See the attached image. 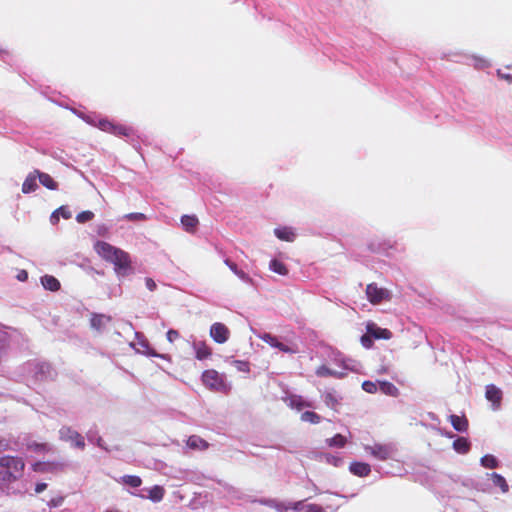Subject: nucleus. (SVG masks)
<instances>
[{
	"instance_id": "obj_1",
	"label": "nucleus",
	"mask_w": 512,
	"mask_h": 512,
	"mask_svg": "<svg viewBox=\"0 0 512 512\" xmlns=\"http://www.w3.org/2000/svg\"><path fill=\"white\" fill-rule=\"evenodd\" d=\"M94 249L102 259L114 265L117 274L126 275L131 269L130 256L124 250L105 241H97Z\"/></svg>"
},
{
	"instance_id": "obj_2",
	"label": "nucleus",
	"mask_w": 512,
	"mask_h": 512,
	"mask_svg": "<svg viewBox=\"0 0 512 512\" xmlns=\"http://www.w3.org/2000/svg\"><path fill=\"white\" fill-rule=\"evenodd\" d=\"M25 462L21 457L4 455L0 457V481L13 483L23 476Z\"/></svg>"
},
{
	"instance_id": "obj_3",
	"label": "nucleus",
	"mask_w": 512,
	"mask_h": 512,
	"mask_svg": "<svg viewBox=\"0 0 512 512\" xmlns=\"http://www.w3.org/2000/svg\"><path fill=\"white\" fill-rule=\"evenodd\" d=\"M203 384L210 390L227 394L231 387L226 383L224 376L214 369L205 370L202 374Z\"/></svg>"
},
{
	"instance_id": "obj_4",
	"label": "nucleus",
	"mask_w": 512,
	"mask_h": 512,
	"mask_svg": "<svg viewBox=\"0 0 512 512\" xmlns=\"http://www.w3.org/2000/svg\"><path fill=\"white\" fill-rule=\"evenodd\" d=\"M365 293L367 299L373 305H378L383 301H390L392 298L391 292L388 289L379 287L376 283L368 284Z\"/></svg>"
},
{
	"instance_id": "obj_5",
	"label": "nucleus",
	"mask_w": 512,
	"mask_h": 512,
	"mask_svg": "<svg viewBox=\"0 0 512 512\" xmlns=\"http://www.w3.org/2000/svg\"><path fill=\"white\" fill-rule=\"evenodd\" d=\"M60 439L71 442L75 447L84 449L85 441L83 436L71 427L64 426L59 430Z\"/></svg>"
},
{
	"instance_id": "obj_6",
	"label": "nucleus",
	"mask_w": 512,
	"mask_h": 512,
	"mask_svg": "<svg viewBox=\"0 0 512 512\" xmlns=\"http://www.w3.org/2000/svg\"><path fill=\"white\" fill-rule=\"evenodd\" d=\"M365 451L380 461L388 460L392 457L393 453L392 447L386 444H374L372 446H365Z\"/></svg>"
},
{
	"instance_id": "obj_7",
	"label": "nucleus",
	"mask_w": 512,
	"mask_h": 512,
	"mask_svg": "<svg viewBox=\"0 0 512 512\" xmlns=\"http://www.w3.org/2000/svg\"><path fill=\"white\" fill-rule=\"evenodd\" d=\"M210 336L216 343L223 344L229 339L230 331L225 324L216 322L210 327Z\"/></svg>"
},
{
	"instance_id": "obj_8",
	"label": "nucleus",
	"mask_w": 512,
	"mask_h": 512,
	"mask_svg": "<svg viewBox=\"0 0 512 512\" xmlns=\"http://www.w3.org/2000/svg\"><path fill=\"white\" fill-rule=\"evenodd\" d=\"M258 338L270 345L271 347L279 349L281 352L288 353V354H294L297 352L296 349L282 343L279 341V339L270 334V333H262L258 335Z\"/></svg>"
},
{
	"instance_id": "obj_9",
	"label": "nucleus",
	"mask_w": 512,
	"mask_h": 512,
	"mask_svg": "<svg viewBox=\"0 0 512 512\" xmlns=\"http://www.w3.org/2000/svg\"><path fill=\"white\" fill-rule=\"evenodd\" d=\"M485 397L489 402H491L492 408L494 410H497L500 408L502 398H503V393H502L501 389L496 387L494 384H489L486 386V389H485Z\"/></svg>"
},
{
	"instance_id": "obj_10",
	"label": "nucleus",
	"mask_w": 512,
	"mask_h": 512,
	"mask_svg": "<svg viewBox=\"0 0 512 512\" xmlns=\"http://www.w3.org/2000/svg\"><path fill=\"white\" fill-rule=\"evenodd\" d=\"M366 331L372 335L374 339L389 340L392 338V332L389 329L381 328L374 322H368L366 325Z\"/></svg>"
},
{
	"instance_id": "obj_11",
	"label": "nucleus",
	"mask_w": 512,
	"mask_h": 512,
	"mask_svg": "<svg viewBox=\"0 0 512 512\" xmlns=\"http://www.w3.org/2000/svg\"><path fill=\"white\" fill-rule=\"evenodd\" d=\"M349 471L358 477H366L371 472V467L365 462H352L349 466Z\"/></svg>"
},
{
	"instance_id": "obj_12",
	"label": "nucleus",
	"mask_w": 512,
	"mask_h": 512,
	"mask_svg": "<svg viewBox=\"0 0 512 512\" xmlns=\"http://www.w3.org/2000/svg\"><path fill=\"white\" fill-rule=\"evenodd\" d=\"M450 423L453 426V428L458 432H466L468 430V419L465 415L458 416V415H450L449 417Z\"/></svg>"
},
{
	"instance_id": "obj_13",
	"label": "nucleus",
	"mask_w": 512,
	"mask_h": 512,
	"mask_svg": "<svg viewBox=\"0 0 512 512\" xmlns=\"http://www.w3.org/2000/svg\"><path fill=\"white\" fill-rule=\"evenodd\" d=\"M287 405L292 408L296 409L298 411L302 410L305 407H312V403L305 401L301 396L299 395H291L286 400Z\"/></svg>"
},
{
	"instance_id": "obj_14",
	"label": "nucleus",
	"mask_w": 512,
	"mask_h": 512,
	"mask_svg": "<svg viewBox=\"0 0 512 512\" xmlns=\"http://www.w3.org/2000/svg\"><path fill=\"white\" fill-rule=\"evenodd\" d=\"M186 444L190 449L199 451L206 450L209 447V443L198 435H191Z\"/></svg>"
},
{
	"instance_id": "obj_15",
	"label": "nucleus",
	"mask_w": 512,
	"mask_h": 512,
	"mask_svg": "<svg viewBox=\"0 0 512 512\" xmlns=\"http://www.w3.org/2000/svg\"><path fill=\"white\" fill-rule=\"evenodd\" d=\"M181 224L186 232L194 233L199 225V220L195 215H183Z\"/></svg>"
},
{
	"instance_id": "obj_16",
	"label": "nucleus",
	"mask_w": 512,
	"mask_h": 512,
	"mask_svg": "<svg viewBox=\"0 0 512 512\" xmlns=\"http://www.w3.org/2000/svg\"><path fill=\"white\" fill-rule=\"evenodd\" d=\"M316 375L318 377H334L337 379H343L347 376V373L338 372L328 368L326 365H321L316 369Z\"/></svg>"
},
{
	"instance_id": "obj_17",
	"label": "nucleus",
	"mask_w": 512,
	"mask_h": 512,
	"mask_svg": "<svg viewBox=\"0 0 512 512\" xmlns=\"http://www.w3.org/2000/svg\"><path fill=\"white\" fill-rule=\"evenodd\" d=\"M111 321V317L104 314H93L90 320L92 328L100 331Z\"/></svg>"
},
{
	"instance_id": "obj_18",
	"label": "nucleus",
	"mask_w": 512,
	"mask_h": 512,
	"mask_svg": "<svg viewBox=\"0 0 512 512\" xmlns=\"http://www.w3.org/2000/svg\"><path fill=\"white\" fill-rule=\"evenodd\" d=\"M38 178L35 171L33 173H30L26 179L24 180L22 184V192L24 194H28L31 192H34L38 188V184L36 179Z\"/></svg>"
},
{
	"instance_id": "obj_19",
	"label": "nucleus",
	"mask_w": 512,
	"mask_h": 512,
	"mask_svg": "<svg viewBox=\"0 0 512 512\" xmlns=\"http://www.w3.org/2000/svg\"><path fill=\"white\" fill-rule=\"evenodd\" d=\"M35 173L38 176L40 183L50 190H56L58 188V184L54 179L47 173L40 172L39 170H35Z\"/></svg>"
},
{
	"instance_id": "obj_20",
	"label": "nucleus",
	"mask_w": 512,
	"mask_h": 512,
	"mask_svg": "<svg viewBox=\"0 0 512 512\" xmlns=\"http://www.w3.org/2000/svg\"><path fill=\"white\" fill-rule=\"evenodd\" d=\"M276 237L282 241L292 242L295 239V233L289 227L276 228L274 230Z\"/></svg>"
},
{
	"instance_id": "obj_21",
	"label": "nucleus",
	"mask_w": 512,
	"mask_h": 512,
	"mask_svg": "<svg viewBox=\"0 0 512 512\" xmlns=\"http://www.w3.org/2000/svg\"><path fill=\"white\" fill-rule=\"evenodd\" d=\"M60 216H62L64 219H70L72 217V213L67 206H61L52 213L50 217L51 223L57 224L59 222Z\"/></svg>"
},
{
	"instance_id": "obj_22",
	"label": "nucleus",
	"mask_w": 512,
	"mask_h": 512,
	"mask_svg": "<svg viewBox=\"0 0 512 512\" xmlns=\"http://www.w3.org/2000/svg\"><path fill=\"white\" fill-rule=\"evenodd\" d=\"M379 390L388 396L397 397L399 395V389L388 381H379Z\"/></svg>"
},
{
	"instance_id": "obj_23",
	"label": "nucleus",
	"mask_w": 512,
	"mask_h": 512,
	"mask_svg": "<svg viewBox=\"0 0 512 512\" xmlns=\"http://www.w3.org/2000/svg\"><path fill=\"white\" fill-rule=\"evenodd\" d=\"M43 287L50 291H58L60 289V282L52 275H45L41 278Z\"/></svg>"
},
{
	"instance_id": "obj_24",
	"label": "nucleus",
	"mask_w": 512,
	"mask_h": 512,
	"mask_svg": "<svg viewBox=\"0 0 512 512\" xmlns=\"http://www.w3.org/2000/svg\"><path fill=\"white\" fill-rule=\"evenodd\" d=\"M195 356L198 360H204L211 356V348L204 342L195 345Z\"/></svg>"
},
{
	"instance_id": "obj_25",
	"label": "nucleus",
	"mask_w": 512,
	"mask_h": 512,
	"mask_svg": "<svg viewBox=\"0 0 512 512\" xmlns=\"http://www.w3.org/2000/svg\"><path fill=\"white\" fill-rule=\"evenodd\" d=\"M111 134L119 137H130L134 134L132 127L115 123Z\"/></svg>"
},
{
	"instance_id": "obj_26",
	"label": "nucleus",
	"mask_w": 512,
	"mask_h": 512,
	"mask_svg": "<svg viewBox=\"0 0 512 512\" xmlns=\"http://www.w3.org/2000/svg\"><path fill=\"white\" fill-rule=\"evenodd\" d=\"M269 268L273 272H275L279 275H282V276H286L288 274L287 266L283 262H281L277 259H273L270 261Z\"/></svg>"
},
{
	"instance_id": "obj_27",
	"label": "nucleus",
	"mask_w": 512,
	"mask_h": 512,
	"mask_svg": "<svg viewBox=\"0 0 512 512\" xmlns=\"http://www.w3.org/2000/svg\"><path fill=\"white\" fill-rule=\"evenodd\" d=\"M490 476L495 486L499 487L503 493L508 492L509 486L506 482V479L502 475L498 473H492Z\"/></svg>"
},
{
	"instance_id": "obj_28",
	"label": "nucleus",
	"mask_w": 512,
	"mask_h": 512,
	"mask_svg": "<svg viewBox=\"0 0 512 512\" xmlns=\"http://www.w3.org/2000/svg\"><path fill=\"white\" fill-rule=\"evenodd\" d=\"M453 448L462 454H465L470 449V443L464 437H459L453 442Z\"/></svg>"
},
{
	"instance_id": "obj_29",
	"label": "nucleus",
	"mask_w": 512,
	"mask_h": 512,
	"mask_svg": "<svg viewBox=\"0 0 512 512\" xmlns=\"http://www.w3.org/2000/svg\"><path fill=\"white\" fill-rule=\"evenodd\" d=\"M301 421L309 422L311 424H318L321 422V416L313 411H305L300 416Z\"/></svg>"
},
{
	"instance_id": "obj_30",
	"label": "nucleus",
	"mask_w": 512,
	"mask_h": 512,
	"mask_svg": "<svg viewBox=\"0 0 512 512\" xmlns=\"http://www.w3.org/2000/svg\"><path fill=\"white\" fill-rule=\"evenodd\" d=\"M329 447H339L342 448L346 445L347 439L341 434H336L330 439L326 440Z\"/></svg>"
},
{
	"instance_id": "obj_31",
	"label": "nucleus",
	"mask_w": 512,
	"mask_h": 512,
	"mask_svg": "<svg viewBox=\"0 0 512 512\" xmlns=\"http://www.w3.org/2000/svg\"><path fill=\"white\" fill-rule=\"evenodd\" d=\"M121 482L133 488H137L142 484V480L136 475H124L121 478Z\"/></svg>"
},
{
	"instance_id": "obj_32",
	"label": "nucleus",
	"mask_w": 512,
	"mask_h": 512,
	"mask_svg": "<svg viewBox=\"0 0 512 512\" xmlns=\"http://www.w3.org/2000/svg\"><path fill=\"white\" fill-rule=\"evenodd\" d=\"M97 128H99L100 130L104 131V132H107V133H111L112 132V129H113V126H114V122L112 121H109L108 119H99L97 122H92Z\"/></svg>"
},
{
	"instance_id": "obj_33",
	"label": "nucleus",
	"mask_w": 512,
	"mask_h": 512,
	"mask_svg": "<svg viewBox=\"0 0 512 512\" xmlns=\"http://www.w3.org/2000/svg\"><path fill=\"white\" fill-rule=\"evenodd\" d=\"M481 464L485 468L494 469L498 466V460L493 455L487 454L481 458Z\"/></svg>"
},
{
	"instance_id": "obj_34",
	"label": "nucleus",
	"mask_w": 512,
	"mask_h": 512,
	"mask_svg": "<svg viewBox=\"0 0 512 512\" xmlns=\"http://www.w3.org/2000/svg\"><path fill=\"white\" fill-rule=\"evenodd\" d=\"M166 338L168 340L169 343L171 344H174V343H184V340L181 338L180 334L178 331L176 330H169L166 334Z\"/></svg>"
},
{
	"instance_id": "obj_35",
	"label": "nucleus",
	"mask_w": 512,
	"mask_h": 512,
	"mask_svg": "<svg viewBox=\"0 0 512 512\" xmlns=\"http://www.w3.org/2000/svg\"><path fill=\"white\" fill-rule=\"evenodd\" d=\"M362 389L367 393L374 394L379 389V383L377 384L373 381L365 380L362 383Z\"/></svg>"
},
{
	"instance_id": "obj_36",
	"label": "nucleus",
	"mask_w": 512,
	"mask_h": 512,
	"mask_svg": "<svg viewBox=\"0 0 512 512\" xmlns=\"http://www.w3.org/2000/svg\"><path fill=\"white\" fill-rule=\"evenodd\" d=\"M147 495H143V497H147L153 501L160 500V486L155 485L153 488L146 490Z\"/></svg>"
},
{
	"instance_id": "obj_37",
	"label": "nucleus",
	"mask_w": 512,
	"mask_h": 512,
	"mask_svg": "<svg viewBox=\"0 0 512 512\" xmlns=\"http://www.w3.org/2000/svg\"><path fill=\"white\" fill-rule=\"evenodd\" d=\"M94 218V213L91 211H82L76 216L78 223H86Z\"/></svg>"
},
{
	"instance_id": "obj_38",
	"label": "nucleus",
	"mask_w": 512,
	"mask_h": 512,
	"mask_svg": "<svg viewBox=\"0 0 512 512\" xmlns=\"http://www.w3.org/2000/svg\"><path fill=\"white\" fill-rule=\"evenodd\" d=\"M300 512H324V509L317 504H308V505H302L301 508H299Z\"/></svg>"
},
{
	"instance_id": "obj_39",
	"label": "nucleus",
	"mask_w": 512,
	"mask_h": 512,
	"mask_svg": "<svg viewBox=\"0 0 512 512\" xmlns=\"http://www.w3.org/2000/svg\"><path fill=\"white\" fill-rule=\"evenodd\" d=\"M372 339H374L372 335L366 332V334L361 337V343L365 348H371L373 345Z\"/></svg>"
},
{
	"instance_id": "obj_40",
	"label": "nucleus",
	"mask_w": 512,
	"mask_h": 512,
	"mask_svg": "<svg viewBox=\"0 0 512 512\" xmlns=\"http://www.w3.org/2000/svg\"><path fill=\"white\" fill-rule=\"evenodd\" d=\"M125 218L131 221H142L146 219L143 213H129L125 215Z\"/></svg>"
},
{
	"instance_id": "obj_41",
	"label": "nucleus",
	"mask_w": 512,
	"mask_h": 512,
	"mask_svg": "<svg viewBox=\"0 0 512 512\" xmlns=\"http://www.w3.org/2000/svg\"><path fill=\"white\" fill-rule=\"evenodd\" d=\"M234 364L239 371L249 372V370H250L249 363L246 361L237 360L234 362Z\"/></svg>"
},
{
	"instance_id": "obj_42",
	"label": "nucleus",
	"mask_w": 512,
	"mask_h": 512,
	"mask_svg": "<svg viewBox=\"0 0 512 512\" xmlns=\"http://www.w3.org/2000/svg\"><path fill=\"white\" fill-rule=\"evenodd\" d=\"M325 403L334 408L337 404H338V401L337 399L334 397V395L332 393H327L325 395Z\"/></svg>"
},
{
	"instance_id": "obj_43",
	"label": "nucleus",
	"mask_w": 512,
	"mask_h": 512,
	"mask_svg": "<svg viewBox=\"0 0 512 512\" xmlns=\"http://www.w3.org/2000/svg\"><path fill=\"white\" fill-rule=\"evenodd\" d=\"M497 76L500 79L507 81L509 84H512V74L505 73L501 69H498L497 70Z\"/></svg>"
},
{
	"instance_id": "obj_44",
	"label": "nucleus",
	"mask_w": 512,
	"mask_h": 512,
	"mask_svg": "<svg viewBox=\"0 0 512 512\" xmlns=\"http://www.w3.org/2000/svg\"><path fill=\"white\" fill-rule=\"evenodd\" d=\"M16 277L19 281L24 282L28 279V272L26 270H20Z\"/></svg>"
},
{
	"instance_id": "obj_45",
	"label": "nucleus",
	"mask_w": 512,
	"mask_h": 512,
	"mask_svg": "<svg viewBox=\"0 0 512 512\" xmlns=\"http://www.w3.org/2000/svg\"><path fill=\"white\" fill-rule=\"evenodd\" d=\"M10 448L9 442L0 437V452L6 451Z\"/></svg>"
},
{
	"instance_id": "obj_46",
	"label": "nucleus",
	"mask_w": 512,
	"mask_h": 512,
	"mask_svg": "<svg viewBox=\"0 0 512 512\" xmlns=\"http://www.w3.org/2000/svg\"><path fill=\"white\" fill-rule=\"evenodd\" d=\"M146 286L148 287L149 290L153 291L156 289L157 285L155 283V281L151 278H147L146 279Z\"/></svg>"
},
{
	"instance_id": "obj_47",
	"label": "nucleus",
	"mask_w": 512,
	"mask_h": 512,
	"mask_svg": "<svg viewBox=\"0 0 512 512\" xmlns=\"http://www.w3.org/2000/svg\"><path fill=\"white\" fill-rule=\"evenodd\" d=\"M225 264H226V265H227V266H228V267H229V268H230V269H231L235 274H236V271H238V270H239V269H238V267H237V265H236L234 262L230 261L229 259H226V260H225Z\"/></svg>"
},
{
	"instance_id": "obj_48",
	"label": "nucleus",
	"mask_w": 512,
	"mask_h": 512,
	"mask_svg": "<svg viewBox=\"0 0 512 512\" xmlns=\"http://www.w3.org/2000/svg\"><path fill=\"white\" fill-rule=\"evenodd\" d=\"M47 488V484L46 483H38L35 487V492L36 493H41L43 492L45 489Z\"/></svg>"
},
{
	"instance_id": "obj_49",
	"label": "nucleus",
	"mask_w": 512,
	"mask_h": 512,
	"mask_svg": "<svg viewBox=\"0 0 512 512\" xmlns=\"http://www.w3.org/2000/svg\"><path fill=\"white\" fill-rule=\"evenodd\" d=\"M236 275L245 281H248L250 279L249 276L243 270L236 271Z\"/></svg>"
},
{
	"instance_id": "obj_50",
	"label": "nucleus",
	"mask_w": 512,
	"mask_h": 512,
	"mask_svg": "<svg viewBox=\"0 0 512 512\" xmlns=\"http://www.w3.org/2000/svg\"><path fill=\"white\" fill-rule=\"evenodd\" d=\"M388 373V368L385 367V366H382L379 370H378V374H386Z\"/></svg>"
},
{
	"instance_id": "obj_51",
	"label": "nucleus",
	"mask_w": 512,
	"mask_h": 512,
	"mask_svg": "<svg viewBox=\"0 0 512 512\" xmlns=\"http://www.w3.org/2000/svg\"><path fill=\"white\" fill-rule=\"evenodd\" d=\"M41 465H42V464H40V463H36V464L34 465V470H35V471H43L42 469H40V468H39V466H41Z\"/></svg>"
},
{
	"instance_id": "obj_52",
	"label": "nucleus",
	"mask_w": 512,
	"mask_h": 512,
	"mask_svg": "<svg viewBox=\"0 0 512 512\" xmlns=\"http://www.w3.org/2000/svg\"><path fill=\"white\" fill-rule=\"evenodd\" d=\"M341 365L343 366L344 369H349L348 366L346 365L345 360H342Z\"/></svg>"
},
{
	"instance_id": "obj_53",
	"label": "nucleus",
	"mask_w": 512,
	"mask_h": 512,
	"mask_svg": "<svg viewBox=\"0 0 512 512\" xmlns=\"http://www.w3.org/2000/svg\"><path fill=\"white\" fill-rule=\"evenodd\" d=\"M37 447L44 448V447H45V444L38 445Z\"/></svg>"
},
{
	"instance_id": "obj_54",
	"label": "nucleus",
	"mask_w": 512,
	"mask_h": 512,
	"mask_svg": "<svg viewBox=\"0 0 512 512\" xmlns=\"http://www.w3.org/2000/svg\"><path fill=\"white\" fill-rule=\"evenodd\" d=\"M107 512H119V511H107Z\"/></svg>"
}]
</instances>
